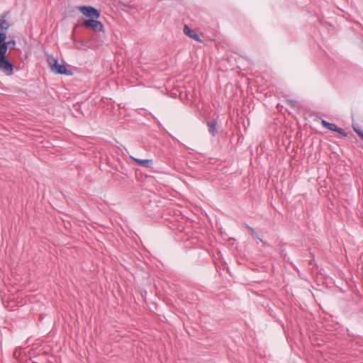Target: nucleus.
<instances>
[{
  "label": "nucleus",
  "mask_w": 363,
  "mask_h": 363,
  "mask_svg": "<svg viewBox=\"0 0 363 363\" xmlns=\"http://www.w3.org/2000/svg\"><path fill=\"white\" fill-rule=\"evenodd\" d=\"M83 26H84L86 28L91 29L96 33H104V27L103 23L96 19H89L84 21L83 23Z\"/></svg>",
  "instance_id": "2"
},
{
  "label": "nucleus",
  "mask_w": 363,
  "mask_h": 363,
  "mask_svg": "<svg viewBox=\"0 0 363 363\" xmlns=\"http://www.w3.org/2000/svg\"><path fill=\"white\" fill-rule=\"evenodd\" d=\"M321 123L324 128H325L331 131L337 132L344 136H346V133L344 131V130L340 128L337 127L334 123H330L326 121L325 120H322Z\"/></svg>",
  "instance_id": "6"
},
{
  "label": "nucleus",
  "mask_w": 363,
  "mask_h": 363,
  "mask_svg": "<svg viewBox=\"0 0 363 363\" xmlns=\"http://www.w3.org/2000/svg\"><path fill=\"white\" fill-rule=\"evenodd\" d=\"M354 131L358 134V133H360V132H363L362 130H359V129H357L355 128H354Z\"/></svg>",
  "instance_id": "14"
},
{
  "label": "nucleus",
  "mask_w": 363,
  "mask_h": 363,
  "mask_svg": "<svg viewBox=\"0 0 363 363\" xmlns=\"http://www.w3.org/2000/svg\"><path fill=\"white\" fill-rule=\"evenodd\" d=\"M247 228H248V230H250L251 235L253 237L258 238L257 233H256L255 230L253 228H252V227H250L249 225H247Z\"/></svg>",
  "instance_id": "12"
},
{
  "label": "nucleus",
  "mask_w": 363,
  "mask_h": 363,
  "mask_svg": "<svg viewBox=\"0 0 363 363\" xmlns=\"http://www.w3.org/2000/svg\"><path fill=\"white\" fill-rule=\"evenodd\" d=\"M291 104H292L293 106H295L296 105V101H291Z\"/></svg>",
  "instance_id": "15"
},
{
  "label": "nucleus",
  "mask_w": 363,
  "mask_h": 363,
  "mask_svg": "<svg viewBox=\"0 0 363 363\" xmlns=\"http://www.w3.org/2000/svg\"><path fill=\"white\" fill-rule=\"evenodd\" d=\"M183 31H184V33L185 35H186L187 36H189V38H191L198 42L201 41L199 36L197 35V33L195 32V30L191 29L188 26H186V25L184 26Z\"/></svg>",
  "instance_id": "7"
},
{
  "label": "nucleus",
  "mask_w": 363,
  "mask_h": 363,
  "mask_svg": "<svg viewBox=\"0 0 363 363\" xmlns=\"http://www.w3.org/2000/svg\"><path fill=\"white\" fill-rule=\"evenodd\" d=\"M7 36L0 34V48L7 52L8 50H13L16 46V40L11 39L6 41Z\"/></svg>",
  "instance_id": "4"
},
{
  "label": "nucleus",
  "mask_w": 363,
  "mask_h": 363,
  "mask_svg": "<svg viewBox=\"0 0 363 363\" xmlns=\"http://www.w3.org/2000/svg\"><path fill=\"white\" fill-rule=\"evenodd\" d=\"M358 135L363 140V132L358 133Z\"/></svg>",
  "instance_id": "13"
},
{
  "label": "nucleus",
  "mask_w": 363,
  "mask_h": 363,
  "mask_svg": "<svg viewBox=\"0 0 363 363\" xmlns=\"http://www.w3.org/2000/svg\"><path fill=\"white\" fill-rule=\"evenodd\" d=\"M74 48L77 50H83L85 48V45L83 41H77L76 40L73 42Z\"/></svg>",
  "instance_id": "11"
},
{
  "label": "nucleus",
  "mask_w": 363,
  "mask_h": 363,
  "mask_svg": "<svg viewBox=\"0 0 363 363\" xmlns=\"http://www.w3.org/2000/svg\"><path fill=\"white\" fill-rule=\"evenodd\" d=\"M78 9L86 17L97 19L100 17V12L90 6H80Z\"/></svg>",
  "instance_id": "3"
},
{
  "label": "nucleus",
  "mask_w": 363,
  "mask_h": 363,
  "mask_svg": "<svg viewBox=\"0 0 363 363\" xmlns=\"http://www.w3.org/2000/svg\"><path fill=\"white\" fill-rule=\"evenodd\" d=\"M0 72L6 76H11L13 73V65L9 60L4 50L0 48Z\"/></svg>",
  "instance_id": "1"
},
{
  "label": "nucleus",
  "mask_w": 363,
  "mask_h": 363,
  "mask_svg": "<svg viewBox=\"0 0 363 363\" xmlns=\"http://www.w3.org/2000/svg\"><path fill=\"white\" fill-rule=\"evenodd\" d=\"M208 130V132L213 135L216 136L218 131H217V122L216 120H213L211 121H208L207 123Z\"/></svg>",
  "instance_id": "10"
},
{
  "label": "nucleus",
  "mask_w": 363,
  "mask_h": 363,
  "mask_svg": "<svg viewBox=\"0 0 363 363\" xmlns=\"http://www.w3.org/2000/svg\"><path fill=\"white\" fill-rule=\"evenodd\" d=\"M54 61L55 64L51 66V69L52 72L60 74H65L67 76L72 75V71L67 69L66 66L64 65L58 64L57 60L55 59H54Z\"/></svg>",
  "instance_id": "5"
},
{
  "label": "nucleus",
  "mask_w": 363,
  "mask_h": 363,
  "mask_svg": "<svg viewBox=\"0 0 363 363\" xmlns=\"http://www.w3.org/2000/svg\"><path fill=\"white\" fill-rule=\"evenodd\" d=\"M10 27L9 23L4 16L0 18V34L6 35V30Z\"/></svg>",
  "instance_id": "8"
},
{
  "label": "nucleus",
  "mask_w": 363,
  "mask_h": 363,
  "mask_svg": "<svg viewBox=\"0 0 363 363\" xmlns=\"http://www.w3.org/2000/svg\"><path fill=\"white\" fill-rule=\"evenodd\" d=\"M130 158L138 164L145 167H150L152 164V161L151 160H141L138 158H135L134 157H130Z\"/></svg>",
  "instance_id": "9"
}]
</instances>
